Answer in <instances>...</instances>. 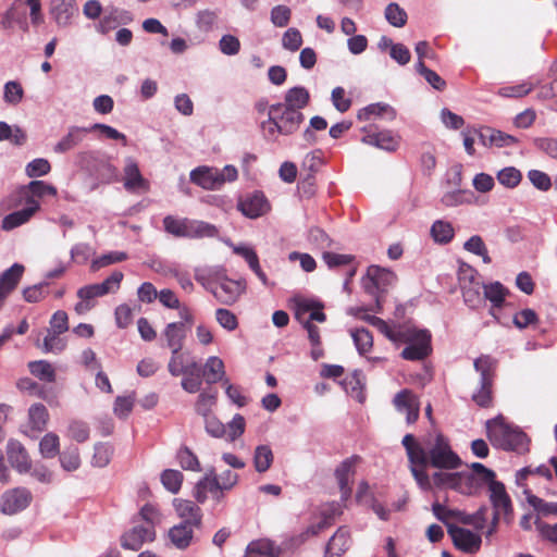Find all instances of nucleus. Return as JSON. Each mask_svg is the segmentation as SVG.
I'll list each match as a JSON object with an SVG mask.
<instances>
[{
    "label": "nucleus",
    "mask_w": 557,
    "mask_h": 557,
    "mask_svg": "<svg viewBox=\"0 0 557 557\" xmlns=\"http://www.w3.org/2000/svg\"><path fill=\"white\" fill-rule=\"evenodd\" d=\"M396 280L397 276L393 271L379 265H370L363 278V286L367 293L374 296L376 302L380 304L382 295L394 286Z\"/></svg>",
    "instance_id": "10"
},
{
    "label": "nucleus",
    "mask_w": 557,
    "mask_h": 557,
    "mask_svg": "<svg viewBox=\"0 0 557 557\" xmlns=\"http://www.w3.org/2000/svg\"><path fill=\"white\" fill-rule=\"evenodd\" d=\"M39 453L42 458L52 459L60 453V438L54 432L46 433L39 441Z\"/></svg>",
    "instance_id": "44"
},
{
    "label": "nucleus",
    "mask_w": 557,
    "mask_h": 557,
    "mask_svg": "<svg viewBox=\"0 0 557 557\" xmlns=\"http://www.w3.org/2000/svg\"><path fill=\"white\" fill-rule=\"evenodd\" d=\"M355 460L352 458L345 459L335 470L342 499L346 500L351 494V479L355 474Z\"/></svg>",
    "instance_id": "33"
},
{
    "label": "nucleus",
    "mask_w": 557,
    "mask_h": 557,
    "mask_svg": "<svg viewBox=\"0 0 557 557\" xmlns=\"http://www.w3.org/2000/svg\"><path fill=\"white\" fill-rule=\"evenodd\" d=\"M237 209L249 219H257L265 214L270 210V205L260 191H255L251 195L239 199Z\"/></svg>",
    "instance_id": "20"
},
{
    "label": "nucleus",
    "mask_w": 557,
    "mask_h": 557,
    "mask_svg": "<svg viewBox=\"0 0 557 557\" xmlns=\"http://www.w3.org/2000/svg\"><path fill=\"white\" fill-rule=\"evenodd\" d=\"M246 288L247 283L245 278L233 280L225 273L211 294L219 302L231 306L240 298Z\"/></svg>",
    "instance_id": "14"
},
{
    "label": "nucleus",
    "mask_w": 557,
    "mask_h": 557,
    "mask_svg": "<svg viewBox=\"0 0 557 557\" xmlns=\"http://www.w3.org/2000/svg\"><path fill=\"white\" fill-rule=\"evenodd\" d=\"M156 531L152 525H135L121 537V545L125 549L138 550L145 543L152 542Z\"/></svg>",
    "instance_id": "19"
},
{
    "label": "nucleus",
    "mask_w": 557,
    "mask_h": 557,
    "mask_svg": "<svg viewBox=\"0 0 557 557\" xmlns=\"http://www.w3.org/2000/svg\"><path fill=\"white\" fill-rule=\"evenodd\" d=\"M497 360L490 355H482L473 362L475 371L480 374L479 387L472 394V400L480 407L486 408L493 401V382Z\"/></svg>",
    "instance_id": "3"
},
{
    "label": "nucleus",
    "mask_w": 557,
    "mask_h": 557,
    "mask_svg": "<svg viewBox=\"0 0 557 557\" xmlns=\"http://www.w3.org/2000/svg\"><path fill=\"white\" fill-rule=\"evenodd\" d=\"M384 15L392 26L398 28L404 27L408 20L407 12L396 2H391L386 5Z\"/></svg>",
    "instance_id": "49"
},
{
    "label": "nucleus",
    "mask_w": 557,
    "mask_h": 557,
    "mask_svg": "<svg viewBox=\"0 0 557 557\" xmlns=\"http://www.w3.org/2000/svg\"><path fill=\"white\" fill-rule=\"evenodd\" d=\"M245 426H246L245 418L242 414L236 413L233 417V419L225 426L227 440L230 442H234L235 440H237L239 436H242L244 434Z\"/></svg>",
    "instance_id": "60"
},
{
    "label": "nucleus",
    "mask_w": 557,
    "mask_h": 557,
    "mask_svg": "<svg viewBox=\"0 0 557 557\" xmlns=\"http://www.w3.org/2000/svg\"><path fill=\"white\" fill-rule=\"evenodd\" d=\"M127 259V253L124 251H110L101 255L91 262V270L98 271L101 268L108 267L113 263H119Z\"/></svg>",
    "instance_id": "54"
},
{
    "label": "nucleus",
    "mask_w": 557,
    "mask_h": 557,
    "mask_svg": "<svg viewBox=\"0 0 557 557\" xmlns=\"http://www.w3.org/2000/svg\"><path fill=\"white\" fill-rule=\"evenodd\" d=\"M528 503L542 517L557 518V502H546L535 495H529ZM537 529L545 540L557 544V522L554 524L539 523Z\"/></svg>",
    "instance_id": "12"
},
{
    "label": "nucleus",
    "mask_w": 557,
    "mask_h": 557,
    "mask_svg": "<svg viewBox=\"0 0 557 557\" xmlns=\"http://www.w3.org/2000/svg\"><path fill=\"white\" fill-rule=\"evenodd\" d=\"M281 553V548L272 540L260 539L248 544L245 557H278Z\"/></svg>",
    "instance_id": "35"
},
{
    "label": "nucleus",
    "mask_w": 557,
    "mask_h": 557,
    "mask_svg": "<svg viewBox=\"0 0 557 557\" xmlns=\"http://www.w3.org/2000/svg\"><path fill=\"white\" fill-rule=\"evenodd\" d=\"M49 13L58 26L67 27L78 14V7L75 0H52Z\"/></svg>",
    "instance_id": "22"
},
{
    "label": "nucleus",
    "mask_w": 557,
    "mask_h": 557,
    "mask_svg": "<svg viewBox=\"0 0 557 557\" xmlns=\"http://www.w3.org/2000/svg\"><path fill=\"white\" fill-rule=\"evenodd\" d=\"M338 515H341L338 506H329L321 511V520L318 523L311 524L305 529L306 534L309 536V539L319 535L322 531L330 528L334 523L335 517Z\"/></svg>",
    "instance_id": "38"
},
{
    "label": "nucleus",
    "mask_w": 557,
    "mask_h": 557,
    "mask_svg": "<svg viewBox=\"0 0 557 557\" xmlns=\"http://www.w3.org/2000/svg\"><path fill=\"white\" fill-rule=\"evenodd\" d=\"M534 87L532 82H522L520 84L503 86L498 89V95L506 98H521L528 95Z\"/></svg>",
    "instance_id": "53"
},
{
    "label": "nucleus",
    "mask_w": 557,
    "mask_h": 557,
    "mask_svg": "<svg viewBox=\"0 0 557 557\" xmlns=\"http://www.w3.org/2000/svg\"><path fill=\"white\" fill-rule=\"evenodd\" d=\"M237 176V169L230 164L223 169L202 165L190 172V181L207 190L220 189L225 183L236 181Z\"/></svg>",
    "instance_id": "6"
},
{
    "label": "nucleus",
    "mask_w": 557,
    "mask_h": 557,
    "mask_svg": "<svg viewBox=\"0 0 557 557\" xmlns=\"http://www.w3.org/2000/svg\"><path fill=\"white\" fill-rule=\"evenodd\" d=\"M18 199L21 202L23 201L25 203V207L3 218L1 222V228L3 231H12L27 223L40 208L39 201L34 199L26 191H23L22 197H18Z\"/></svg>",
    "instance_id": "15"
},
{
    "label": "nucleus",
    "mask_w": 557,
    "mask_h": 557,
    "mask_svg": "<svg viewBox=\"0 0 557 557\" xmlns=\"http://www.w3.org/2000/svg\"><path fill=\"white\" fill-rule=\"evenodd\" d=\"M180 466L184 470H190L195 472L201 471L200 462L197 456L186 446L180 448L176 455Z\"/></svg>",
    "instance_id": "52"
},
{
    "label": "nucleus",
    "mask_w": 557,
    "mask_h": 557,
    "mask_svg": "<svg viewBox=\"0 0 557 557\" xmlns=\"http://www.w3.org/2000/svg\"><path fill=\"white\" fill-rule=\"evenodd\" d=\"M91 132L89 127L71 126L67 133L54 145L53 151L62 154L78 147Z\"/></svg>",
    "instance_id": "27"
},
{
    "label": "nucleus",
    "mask_w": 557,
    "mask_h": 557,
    "mask_svg": "<svg viewBox=\"0 0 557 557\" xmlns=\"http://www.w3.org/2000/svg\"><path fill=\"white\" fill-rule=\"evenodd\" d=\"M350 335L360 355L371 350L373 346V337L369 330L364 327L355 329L350 331Z\"/></svg>",
    "instance_id": "51"
},
{
    "label": "nucleus",
    "mask_w": 557,
    "mask_h": 557,
    "mask_svg": "<svg viewBox=\"0 0 557 557\" xmlns=\"http://www.w3.org/2000/svg\"><path fill=\"white\" fill-rule=\"evenodd\" d=\"M362 143L374 146L385 151H396L400 144V137L391 131L368 133L362 137Z\"/></svg>",
    "instance_id": "30"
},
{
    "label": "nucleus",
    "mask_w": 557,
    "mask_h": 557,
    "mask_svg": "<svg viewBox=\"0 0 557 557\" xmlns=\"http://www.w3.org/2000/svg\"><path fill=\"white\" fill-rule=\"evenodd\" d=\"M508 289L499 282L483 284V298L491 302L490 314L502 323L497 310L503 307Z\"/></svg>",
    "instance_id": "26"
},
{
    "label": "nucleus",
    "mask_w": 557,
    "mask_h": 557,
    "mask_svg": "<svg viewBox=\"0 0 557 557\" xmlns=\"http://www.w3.org/2000/svg\"><path fill=\"white\" fill-rule=\"evenodd\" d=\"M124 187L127 190L146 189L147 181L143 177L138 164L132 158L126 160L124 166Z\"/></svg>",
    "instance_id": "34"
},
{
    "label": "nucleus",
    "mask_w": 557,
    "mask_h": 557,
    "mask_svg": "<svg viewBox=\"0 0 557 557\" xmlns=\"http://www.w3.org/2000/svg\"><path fill=\"white\" fill-rule=\"evenodd\" d=\"M327 127V122L324 117L315 115L311 117L309 127L305 129L302 133V137L305 141L308 144H314L317 141V137L314 135V131H324Z\"/></svg>",
    "instance_id": "63"
},
{
    "label": "nucleus",
    "mask_w": 557,
    "mask_h": 557,
    "mask_svg": "<svg viewBox=\"0 0 557 557\" xmlns=\"http://www.w3.org/2000/svg\"><path fill=\"white\" fill-rule=\"evenodd\" d=\"M32 502V493L25 487L11 488L1 496L0 509L5 515L24 510Z\"/></svg>",
    "instance_id": "17"
},
{
    "label": "nucleus",
    "mask_w": 557,
    "mask_h": 557,
    "mask_svg": "<svg viewBox=\"0 0 557 557\" xmlns=\"http://www.w3.org/2000/svg\"><path fill=\"white\" fill-rule=\"evenodd\" d=\"M187 333L188 327L184 322H171L166 324L162 332V336L165 339V346L171 350V352L182 350Z\"/></svg>",
    "instance_id": "29"
},
{
    "label": "nucleus",
    "mask_w": 557,
    "mask_h": 557,
    "mask_svg": "<svg viewBox=\"0 0 557 557\" xmlns=\"http://www.w3.org/2000/svg\"><path fill=\"white\" fill-rule=\"evenodd\" d=\"M429 463L434 468L456 469L461 462L442 434L436 435L435 443L429 450Z\"/></svg>",
    "instance_id": "13"
},
{
    "label": "nucleus",
    "mask_w": 557,
    "mask_h": 557,
    "mask_svg": "<svg viewBox=\"0 0 557 557\" xmlns=\"http://www.w3.org/2000/svg\"><path fill=\"white\" fill-rule=\"evenodd\" d=\"M273 462V453L270 446L259 445L255 449L253 465L256 471L262 473L265 472Z\"/></svg>",
    "instance_id": "48"
},
{
    "label": "nucleus",
    "mask_w": 557,
    "mask_h": 557,
    "mask_svg": "<svg viewBox=\"0 0 557 557\" xmlns=\"http://www.w3.org/2000/svg\"><path fill=\"white\" fill-rule=\"evenodd\" d=\"M29 372L39 379L48 383L55 381V370L52 364L47 360H36L28 363Z\"/></svg>",
    "instance_id": "43"
},
{
    "label": "nucleus",
    "mask_w": 557,
    "mask_h": 557,
    "mask_svg": "<svg viewBox=\"0 0 557 557\" xmlns=\"http://www.w3.org/2000/svg\"><path fill=\"white\" fill-rule=\"evenodd\" d=\"M432 479L437 487H449L465 495H473L486 484L467 472H435Z\"/></svg>",
    "instance_id": "8"
},
{
    "label": "nucleus",
    "mask_w": 557,
    "mask_h": 557,
    "mask_svg": "<svg viewBox=\"0 0 557 557\" xmlns=\"http://www.w3.org/2000/svg\"><path fill=\"white\" fill-rule=\"evenodd\" d=\"M24 272V267L20 263H14L2 274H0V289L5 294H10L17 286Z\"/></svg>",
    "instance_id": "40"
},
{
    "label": "nucleus",
    "mask_w": 557,
    "mask_h": 557,
    "mask_svg": "<svg viewBox=\"0 0 557 557\" xmlns=\"http://www.w3.org/2000/svg\"><path fill=\"white\" fill-rule=\"evenodd\" d=\"M113 449L110 445L98 443L94 447V456L91 459V463L95 467L103 468L106 467L112 457Z\"/></svg>",
    "instance_id": "58"
},
{
    "label": "nucleus",
    "mask_w": 557,
    "mask_h": 557,
    "mask_svg": "<svg viewBox=\"0 0 557 557\" xmlns=\"http://www.w3.org/2000/svg\"><path fill=\"white\" fill-rule=\"evenodd\" d=\"M394 406L400 413L406 414V421L408 424L414 423L419 418V399L409 389L405 388L398 392L394 397Z\"/></svg>",
    "instance_id": "21"
},
{
    "label": "nucleus",
    "mask_w": 557,
    "mask_h": 557,
    "mask_svg": "<svg viewBox=\"0 0 557 557\" xmlns=\"http://www.w3.org/2000/svg\"><path fill=\"white\" fill-rule=\"evenodd\" d=\"M49 418L50 416L45 405L40 403L33 404L28 408L27 422L22 432L27 437L36 440L47 429Z\"/></svg>",
    "instance_id": "16"
},
{
    "label": "nucleus",
    "mask_w": 557,
    "mask_h": 557,
    "mask_svg": "<svg viewBox=\"0 0 557 557\" xmlns=\"http://www.w3.org/2000/svg\"><path fill=\"white\" fill-rule=\"evenodd\" d=\"M433 240L437 244H448L455 235V230L451 223L443 220H436L430 230Z\"/></svg>",
    "instance_id": "41"
},
{
    "label": "nucleus",
    "mask_w": 557,
    "mask_h": 557,
    "mask_svg": "<svg viewBox=\"0 0 557 557\" xmlns=\"http://www.w3.org/2000/svg\"><path fill=\"white\" fill-rule=\"evenodd\" d=\"M432 511H433V515L440 521H442L444 524H446L447 528H448V525H453L451 523H449V521L451 519H456L462 523V518L465 516H468V513H466L463 511L456 510V509H448L440 503H435L432 505Z\"/></svg>",
    "instance_id": "50"
},
{
    "label": "nucleus",
    "mask_w": 557,
    "mask_h": 557,
    "mask_svg": "<svg viewBox=\"0 0 557 557\" xmlns=\"http://www.w3.org/2000/svg\"><path fill=\"white\" fill-rule=\"evenodd\" d=\"M123 277L124 275L121 271H114L101 283L81 287L77 290V297L79 298V301L75 305L74 308L76 313L84 314L89 311L95 306L92 302L94 298L102 297L104 295L117 292L120 289Z\"/></svg>",
    "instance_id": "4"
},
{
    "label": "nucleus",
    "mask_w": 557,
    "mask_h": 557,
    "mask_svg": "<svg viewBox=\"0 0 557 557\" xmlns=\"http://www.w3.org/2000/svg\"><path fill=\"white\" fill-rule=\"evenodd\" d=\"M164 230L175 237L203 238L215 237L219 233L215 225L205 221L177 219L166 215L163 219Z\"/></svg>",
    "instance_id": "5"
},
{
    "label": "nucleus",
    "mask_w": 557,
    "mask_h": 557,
    "mask_svg": "<svg viewBox=\"0 0 557 557\" xmlns=\"http://www.w3.org/2000/svg\"><path fill=\"white\" fill-rule=\"evenodd\" d=\"M7 456L10 465L18 473H27L30 471L32 461L24 445L14 438L8 441Z\"/></svg>",
    "instance_id": "23"
},
{
    "label": "nucleus",
    "mask_w": 557,
    "mask_h": 557,
    "mask_svg": "<svg viewBox=\"0 0 557 557\" xmlns=\"http://www.w3.org/2000/svg\"><path fill=\"white\" fill-rule=\"evenodd\" d=\"M26 191L34 199L41 198L46 195L57 196V188L44 181H32L27 186L23 187L18 191V197H22V193Z\"/></svg>",
    "instance_id": "46"
},
{
    "label": "nucleus",
    "mask_w": 557,
    "mask_h": 557,
    "mask_svg": "<svg viewBox=\"0 0 557 557\" xmlns=\"http://www.w3.org/2000/svg\"><path fill=\"white\" fill-rule=\"evenodd\" d=\"M224 362L216 356H211L207 359L203 369L202 376L208 384H214L222 380L224 376Z\"/></svg>",
    "instance_id": "39"
},
{
    "label": "nucleus",
    "mask_w": 557,
    "mask_h": 557,
    "mask_svg": "<svg viewBox=\"0 0 557 557\" xmlns=\"http://www.w3.org/2000/svg\"><path fill=\"white\" fill-rule=\"evenodd\" d=\"M161 482L169 492L175 494L182 486L183 474L178 470L166 469L161 474Z\"/></svg>",
    "instance_id": "55"
},
{
    "label": "nucleus",
    "mask_w": 557,
    "mask_h": 557,
    "mask_svg": "<svg viewBox=\"0 0 557 557\" xmlns=\"http://www.w3.org/2000/svg\"><path fill=\"white\" fill-rule=\"evenodd\" d=\"M2 27L11 29L15 25L23 32L28 30L27 3L25 0H15L2 18Z\"/></svg>",
    "instance_id": "24"
},
{
    "label": "nucleus",
    "mask_w": 557,
    "mask_h": 557,
    "mask_svg": "<svg viewBox=\"0 0 557 557\" xmlns=\"http://www.w3.org/2000/svg\"><path fill=\"white\" fill-rule=\"evenodd\" d=\"M58 456L64 471H76L81 467L79 449L75 445L66 446Z\"/></svg>",
    "instance_id": "42"
},
{
    "label": "nucleus",
    "mask_w": 557,
    "mask_h": 557,
    "mask_svg": "<svg viewBox=\"0 0 557 557\" xmlns=\"http://www.w3.org/2000/svg\"><path fill=\"white\" fill-rule=\"evenodd\" d=\"M197 528L198 527L178 523L169 530V539L176 548L185 549L190 545L194 530Z\"/></svg>",
    "instance_id": "37"
},
{
    "label": "nucleus",
    "mask_w": 557,
    "mask_h": 557,
    "mask_svg": "<svg viewBox=\"0 0 557 557\" xmlns=\"http://www.w3.org/2000/svg\"><path fill=\"white\" fill-rule=\"evenodd\" d=\"M215 320L223 329H225L228 332L236 330L238 326L237 317L228 309H216Z\"/></svg>",
    "instance_id": "62"
},
{
    "label": "nucleus",
    "mask_w": 557,
    "mask_h": 557,
    "mask_svg": "<svg viewBox=\"0 0 557 557\" xmlns=\"http://www.w3.org/2000/svg\"><path fill=\"white\" fill-rule=\"evenodd\" d=\"M448 534L455 547L463 553H476L482 543L481 535L457 525H448Z\"/></svg>",
    "instance_id": "18"
},
{
    "label": "nucleus",
    "mask_w": 557,
    "mask_h": 557,
    "mask_svg": "<svg viewBox=\"0 0 557 557\" xmlns=\"http://www.w3.org/2000/svg\"><path fill=\"white\" fill-rule=\"evenodd\" d=\"M350 545L349 531L345 527L338 528L326 544L325 555L326 557H339L344 554Z\"/></svg>",
    "instance_id": "36"
},
{
    "label": "nucleus",
    "mask_w": 557,
    "mask_h": 557,
    "mask_svg": "<svg viewBox=\"0 0 557 557\" xmlns=\"http://www.w3.org/2000/svg\"><path fill=\"white\" fill-rule=\"evenodd\" d=\"M487 438L496 448L523 454L529 449V441L519 428L506 422L503 416L490 419L485 423Z\"/></svg>",
    "instance_id": "1"
},
{
    "label": "nucleus",
    "mask_w": 557,
    "mask_h": 557,
    "mask_svg": "<svg viewBox=\"0 0 557 557\" xmlns=\"http://www.w3.org/2000/svg\"><path fill=\"white\" fill-rule=\"evenodd\" d=\"M304 120V114L296 108L276 103L269 107L268 120L261 123V129L268 140L275 141L278 135L288 136L294 134Z\"/></svg>",
    "instance_id": "2"
},
{
    "label": "nucleus",
    "mask_w": 557,
    "mask_h": 557,
    "mask_svg": "<svg viewBox=\"0 0 557 557\" xmlns=\"http://www.w3.org/2000/svg\"><path fill=\"white\" fill-rule=\"evenodd\" d=\"M398 343L406 344L400 354L405 360L420 361L432 351L431 334L428 330L407 327Z\"/></svg>",
    "instance_id": "7"
},
{
    "label": "nucleus",
    "mask_w": 557,
    "mask_h": 557,
    "mask_svg": "<svg viewBox=\"0 0 557 557\" xmlns=\"http://www.w3.org/2000/svg\"><path fill=\"white\" fill-rule=\"evenodd\" d=\"M319 301L312 299L299 298L295 300V318L304 323L307 314H310L319 305Z\"/></svg>",
    "instance_id": "61"
},
{
    "label": "nucleus",
    "mask_w": 557,
    "mask_h": 557,
    "mask_svg": "<svg viewBox=\"0 0 557 557\" xmlns=\"http://www.w3.org/2000/svg\"><path fill=\"white\" fill-rule=\"evenodd\" d=\"M309 101V94L302 87H294L288 90L285 96V102L281 103L282 106H286L288 108H296V110L300 111V109L305 108Z\"/></svg>",
    "instance_id": "47"
},
{
    "label": "nucleus",
    "mask_w": 557,
    "mask_h": 557,
    "mask_svg": "<svg viewBox=\"0 0 557 557\" xmlns=\"http://www.w3.org/2000/svg\"><path fill=\"white\" fill-rule=\"evenodd\" d=\"M216 395L215 393L203 391L199 394L197 401L195 404L196 412L203 418L210 417L212 407L215 404Z\"/></svg>",
    "instance_id": "56"
},
{
    "label": "nucleus",
    "mask_w": 557,
    "mask_h": 557,
    "mask_svg": "<svg viewBox=\"0 0 557 557\" xmlns=\"http://www.w3.org/2000/svg\"><path fill=\"white\" fill-rule=\"evenodd\" d=\"M521 178V172L513 166H507L497 173L498 182L508 188L516 187L520 183Z\"/></svg>",
    "instance_id": "59"
},
{
    "label": "nucleus",
    "mask_w": 557,
    "mask_h": 557,
    "mask_svg": "<svg viewBox=\"0 0 557 557\" xmlns=\"http://www.w3.org/2000/svg\"><path fill=\"white\" fill-rule=\"evenodd\" d=\"M174 507L178 517L182 519L181 523L198 528L201 525V509L194 502L188 499H175Z\"/></svg>",
    "instance_id": "31"
},
{
    "label": "nucleus",
    "mask_w": 557,
    "mask_h": 557,
    "mask_svg": "<svg viewBox=\"0 0 557 557\" xmlns=\"http://www.w3.org/2000/svg\"><path fill=\"white\" fill-rule=\"evenodd\" d=\"M396 110L385 102L371 103L358 111L357 117L359 121H371L375 117H382L387 121L396 119Z\"/></svg>",
    "instance_id": "32"
},
{
    "label": "nucleus",
    "mask_w": 557,
    "mask_h": 557,
    "mask_svg": "<svg viewBox=\"0 0 557 557\" xmlns=\"http://www.w3.org/2000/svg\"><path fill=\"white\" fill-rule=\"evenodd\" d=\"M458 281L465 304L472 309L480 307L484 298L482 296L483 284L478 280V272L469 265L461 267L458 272Z\"/></svg>",
    "instance_id": "11"
},
{
    "label": "nucleus",
    "mask_w": 557,
    "mask_h": 557,
    "mask_svg": "<svg viewBox=\"0 0 557 557\" xmlns=\"http://www.w3.org/2000/svg\"><path fill=\"white\" fill-rule=\"evenodd\" d=\"M488 491L494 513L492 524L485 533L486 537L495 532L497 522L502 516L509 522L512 513L511 499L502 482L496 480L491 482V484H488Z\"/></svg>",
    "instance_id": "9"
},
{
    "label": "nucleus",
    "mask_w": 557,
    "mask_h": 557,
    "mask_svg": "<svg viewBox=\"0 0 557 557\" xmlns=\"http://www.w3.org/2000/svg\"><path fill=\"white\" fill-rule=\"evenodd\" d=\"M225 272L222 265H201L195 268L194 276L205 289L211 293Z\"/></svg>",
    "instance_id": "28"
},
{
    "label": "nucleus",
    "mask_w": 557,
    "mask_h": 557,
    "mask_svg": "<svg viewBox=\"0 0 557 557\" xmlns=\"http://www.w3.org/2000/svg\"><path fill=\"white\" fill-rule=\"evenodd\" d=\"M480 143L484 147H497V148H504V147H510L518 143V139L509 135L507 133H504L499 129L493 128V127H482L478 131Z\"/></svg>",
    "instance_id": "25"
},
{
    "label": "nucleus",
    "mask_w": 557,
    "mask_h": 557,
    "mask_svg": "<svg viewBox=\"0 0 557 557\" xmlns=\"http://www.w3.org/2000/svg\"><path fill=\"white\" fill-rule=\"evenodd\" d=\"M67 436L77 443H84L89 438V428L86 422L73 420L67 425Z\"/></svg>",
    "instance_id": "57"
},
{
    "label": "nucleus",
    "mask_w": 557,
    "mask_h": 557,
    "mask_svg": "<svg viewBox=\"0 0 557 557\" xmlns=\"http://www.w3.org/2000/svg\"><path fill=\"white\" fill-rule=\"evenodd\" d=\"M367 320L394 343H398L400 341L405 330L407 329L406 326L392 327L383 319L374 315L367 317Z\"/></svg>",
    "instance_id": "45"
},
{
    "label": "nucleus",
    "mask_w": 557,
    "mask_h": 557,
    "mask_svg": "<svg viewBox=\"0 0 557 557\" xmlns=\"http://www.w3.org/2000/svg\"><path fill=\"white\" fill-rule=\"evenodd\" d=\"M51 165L47 159L37 158L26 165V174L28 177H39L48 174Z\"/></svg>",
    "instance_id": "64"
}]
</instances>
